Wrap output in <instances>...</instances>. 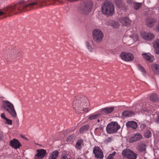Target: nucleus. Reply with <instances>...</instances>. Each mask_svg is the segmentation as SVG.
Instances as JSON below:
<instances>
[{
    "mask_svg": "<svg viewBox=\"0 0 159 159\" xmlns=\"http://www.w3.org/2000/svg\"><path fill=\"white\" fill-rule=\"evenodd\" d=\"M126 125L127 128H132L134 129H136L137 126L136 122L134 121H128Z\"/></svg>",
    "mask_w": 159,
    "mask_h": 159,
    "instance_id": "obj_17",
    "label": "nucleus"
},
{
    "mask_svg": "<svg viewBox=\"0 0 159 159\" xmlns=\"http://www.w3.org/2000/svg\"><path fill=\"white\" fill-rule=\"evenodd\" d=\"M46 0H39L38 2H27L25 1L21 0L18 6L15 5L11 6H8L4 8L2 11L0 10V16L5 14H9L15 10L16 7L19 8L20 10L26 9L29 10L30 9H35L36 6L38 5L41 6L42 3H45Z\"/></svg>",
    "mask_w": 159,
    "mask_h": 159,
    "instance_id": "obj_1",
    "label": "nucleus"
},
{
    "mask_svg": "<svg viewBox=\"0 0 159 159\" xmlns=\"http://www.w3.org/2000/svg\"><path fill=\"white\" fill-rule=\"evenodd\" d=\"M152 70L156 74H159V65L156 64H152L151 66Z\"/></svg>",
    "mask_w": 159,
    "mask_h": 159,
    "instance_id": "obj_21",
    "label": "nucleus"
},
{
    "mask_svg": "<svg viewBox=\"0 0 159 159\" xmlns=\"http://www.w3.org/2000/svg\"><path fill=\"white\" fill-rule=\"evenodd\" d=\"M37 154L34 157L35 159H42L46 154V151L43 149H38L37 150Z\"/></svg>",
    "mask_w": 159,
    "mask_h": 159,
    "instance_id": "obj_12",
    "label": "nucleus"
},
{
    "mask_svg": "<svg viewBox=\"0 0 159 159\" xmlns=\"http://www.w3.org/2000/svg\"><path fill=\"white\" fill-rule=\"evenodd\" d=\"M93 153L95 157L98 159H102L103 157V153L102 150L98 146H95L93 150Z\"/></svg>",
    "mask_w": 159,
    "mask_h": 159,
    "instance_id": "obj_10",
    "label": "nucleus"
},
{
    "mask_svg": "<svg viewBox=\"0 0 159 159\" xmlns=\"http://www.w3.org/2000/svg\"><path fill=\"white\" fill-rule=\"evenodd\" d=\"M98 122H99L100 121V120L99 119L97 120Z\"/></svg>",
    "mask_w": 159,
    "mask_h": 159,
    "instance_id": "obj_49",
    "label": "nucleus"
},
{
    "mask_svg": "<svg viewBox=\"0 0 159 159\" xmlns=\"http://www.w3.org/2000/svg\"><path fill=\"white\" fill-rule=\"evenodd\" d=\"M10 146L15 149L19 148L21 146V144L19 141L16 139H13L10 141Z\"/></svg>",
    "mask_w": 159,
    "mask_h": 159,
    "instance_id": "obj_13",
    "label": "nucleus"
},
{
    "mask_svg": "<svg viewBox=\"0 0 159 159\" xmlns=\"http://www.w3.org/2000/svg\"><path fill=\"white\" fill-rule=\"evenodd\" d=\"M89 104V102L87 98L85 97L80 99L75 100L73 103V106L75 110H79L82 106H87Z\"/></svg>",
    "mask_w": 159,
    "mask_h": 159,
    "instance_id": "obj_3",
    "label": "nucleus"
},
{
    "mask_svg": "<svg viewBox=\"0 0 159 159\" xmlns=\"http://www.w3.org/2000/svg\"><path fill=\"white\" fill-rule=\"evenodd\" d=\"M121 1L120 0H116L115 1V4H116V5L119 7H120L121 4Z\"/></svg>",
    "mask_w": 159,
    "mask_h": 159,
    "instance_id": "obj_40",
    "label": "nucleus"
},
{
    "mask_svg": "<svg viewBox=\"0 0 159 159\" xmlns=\"http://www.w3.org/2000/svg\"><path fill=\"white\" fill-rule=\"evenodd\" d=\"M157 122L158 123H159V115H158L157 117Z\"/></svg>",
    "mask_w": 159,
    "mask_h": 159,
    "instance_id": "obj_47",
    "label": "nucleus"
},
{
    "mask_svg": "<svg viewBox=\"0 0 159 159\" xmlns=\"http://www.w3.org/2000/svg\"><path fill=\"white\" fill-rule=\"evenodd\" d=\"M93 35L94 39L96 40H101L103 37V34L100 30L96 29H94L93 31Z\"/></svg>",
    "mask_w": 159,
    "mask_h": 159,
    "instance_id": "obj_9",
    "label": "nucleus"
},
{
    "mask_svg": "<svg viewBox=\"0 0 159 159\" xmlns=\"http://www.w3.org/2000/svg\"><path fill=\"white\" fill-rule=\"evenodd\" d=\"M89 128V126L88 125H86L82 126L80 129V132L82 133L87 131Z\"/></svg>",
    "mask_w": 159,
    "mask_h": 159,
    "instance_id": "obj_27",
    "label": "nucleus"
},
{
    "mask_svg": "<svg viewBox=\"0 0 159 159\" xmlns=\"http://www.w3.org/2000/svg\"><path fill=\"white\" fill-rule=\"evenodd\" d=\"M126 41H127L126 42H124V43L126 44L127 45H129L131 44L130 43H129V40H126Z\"/></svg>",
    "mask_w": 159,
    "mask_h": 159,
    "instance_id": "obj_45",
    "label": "nucleus"
},
{
    "mask_svg": "<svg viewBox=\"0 0 159 159\" xmlns=\"http://www.w3.org/2000/svg\"><path fill=\"white\" fill-rule=\"evenodd\" d=\"M142 135L140 134L137 133L133 136L131 137L129 141L130 143H133L136 141H139L142 138Z\"/></svg>",
    "mask_w": 159,
    "mask_h": 159,
    "instance_id": "obj_16",
    "label": "nucleus"
},
{
    "mask_svg": "<svg viewBox=\"0 0 159 159\" xmlns=\"http://www.w3.org/2000/svg\"><path fill=\"white\" fill-rule=\"evenodd\" d=\"M61 159H71L70 157H68L66 155H63L61 157Z\"/></svg>",
    "mask_w": 159,
    "mask_h": 159,
    "instance_id": "obj_43",
    "label": "nucleus"
},
{
    "mask_svg": "<svg viewBox=\"0 0 159 159\" xmlns=\"http://www.w3.org/2000/svg\"><path fill=\"white\" fill-rule=\"evenodd\" d=\"M120 56L123 60L126 61H132L134 59L133 55L130 53H126L125 52H122Z\"/></svg>",
    "mask_w": 159,
    "mask_h": 159,
    "instance_id": "obj_8",
    "label": "nucleus"
},
{
    "mask_svg": "<svg viewBox=\"0 0 159 159\" xmlns=\"http://www.w3.org/2000/svg\"><path fill=\"white\" fill-rule=\"evenodd\" d=\"M120 22L123 25L128 26L130 25V21L127 17L122 18L120 20Z\"/></svg>",
    "mask_w": 159,
    "mask_h": 159,
    "instance_id": "obj_18",
    "label": "nucleus"
},
{
    "mask_svg": "<svg viewBox=\"0 0 159 159\" xmlns=\"http://www.w3.org/2000/svg\"><path fill=\"white\" fill-rule=\"evenodd\" d=\"M143 58L147 61L152 62L155 60L154 57L149 53L142 54Z\"/></svg>",
    "mask_w": 159,
    "mask_h": 159,
    "instance_id": "obj_15",
    "label": "nucleus"
},
{
    "mask_svg": "<svg viewBox=\"0 0 159 159\" xmlns=\"http://www.w3.org/2000/svg\"><path fill=\"white\" fill-rule=\"evenodd\" d=\"M3 102V107L4 109L10 113L13 117H16L17 114L13 105L7 100L4 101Z\"/></svg>",
    "mask_w": 159,
    "mask_h": 159,
    "instance_id": "obj_4",
    "label": "nucleus"
},
{
    "mask_svg": "<svg viewBox=\"0 0 159 159\" xmlns=\"http://www.w3.org/2000/svg\"><path fill=\"white\" fill-rule=\"evenodd\" d=\"M146 145L145 143H141L139 145V149L142 152H144L146 150Z\"/></svg>",
    "mask_w": 159,
    "mask_h": 159,
    "instance_id": "obj_28",
    "label": "nucleus"
},
{
    "mask_svg": "<svg viewBox=\"0 0 159 159\" xmlns=\"http://www.w3.org/2000/svg\"><path fill=\"white\" fill-rule=\"evenodd\" d=\"M156 21V19L155 18H148L146 20V25L149 27H152L154 26Z\"/></svg>",
    "mask_w": 159,
    "mask_h": 159,
    "instance_id": "obj_14",
    "label": "nucleus"
},
{
    "mask_svg": "<svg viewBox=\"0 0 159 159\" xmlns=\"http://www.w3.org/2000/svg\"><path fill=\"white\" fill-rule=\"evenodd\" d=\"M91 8H92V7L91 6L90 7H89V8H87V7H86L85 8H84V10H87V11L85 12H84V14H88L89 12H90L91 11Z\"/></svg>",
    "mask_w": 159,
    "mask_h": 159,
    "instance_id": "obj_38",
    "label": "nucleus"
},
{
    "mask_svg": "<svg viewBox=\"0 0 159 159\" xmlns=\"http://www.w3.org/2000/svg\"><path fill=\"white\" fill-rule=\"evenodd\" d=\"M143 107H142V106L141 105H139L138 104H137L136 106V108L138 110H141L143 108Z\"/></svg>",
    "mask_w": 159,
    "mask_h": 159,
    "instance_id": "obj_41",
    "label": "nucleus"
},
{
    "mask_svg": "<svg viewBox=\"0 0 159 159\" xmlns=\"http://www.w3.org/2000/svg\"><path fill=\"white\" fill-rule=\"evenodd\" d=\"M150 136V135H149V136L148 137V138H149V136Z\"/></svg>",
    "mask_w": 159,
    "mask_h": 159,
    "instance_id": "obj_50",
    "label": "nucleus"
},
{
    "mask_svg": "<svg viewBox=\"0 0 159 159\" xmlns=\"http://www.w3.org/2000/svg\"><path fill=\"white\" fill-rule=\"evenodd\" d=\"M157 25L155 28L156 30L157 31H159V20L157 22Z\"/></svg>",
    "mask_w": 159,
    "mask_h": 159,
    "instance_id": "obj_42",
    "label": "nucleus"
},
{
    "mask_svg": "<svg viewBox=\"0 0 159 159\" xmlns=\"http://www.w3.org/2000/svg\"><path fill=\"white\" fill-rule=\"evenodd\" d=\"M137 67H138V69L143 72V75H145V74L146 71L144 68L141 66L139 64L137 65Z\"/></svg>",
    "mask_w": 159,
    "mask_h": 159,
    "instance_id": "obj_32",
    "label": "nucleus"
},
{
    "mask_svg": "<svg viewBox=\"0 0 159 159\" xmlns=\"http://www.w3.org/2000/svg\"><path fill=\"white\" fill-rule=\"evenodd\" d=\"M89 104L87 106H82L81 107H83V108L82 109V110H81L82 111H84V112H85L86 113H87L89 111V110L88 108L85 107H87L88 106H89Z\"/></svg>",
    "mask_w": 159,
    "mask_h": 159,
    "instance_id": "obj_33",
    "label": "nucleus"
},
{
    "mask_svg": "<svg viewBox=\"0 0 159 159\" xmlns=\"http://www.w3.org/2000/svg\"><path fill=\"white\" fill-rule=\"evenodd\" d=\"M122 156L127 159H136L137 154L132 150L128 148L124 149L122 152Z\"/></svg>",
    "mask_w": 159,
    "mask_h": 159,
    "instance_id": "obj_6",
    "label": "nucleus"
},
{
    "mask_svg": "<svg viewBox=\"0 0 159 159\" xmlns=\"http://www.w3.org/2000/svg\"><path fill=\"white\" fill-rule=\"evenodd\" d=\"M134 115V112L131 111H125L122 113L123 116L125 117H129Z\"/></svg>",
    "mask_w": 159,
    "mask_h": 159,
    "instance_id": "obj_23",
    "label": "nucleus"
},
{
    "mask_svg": "<svg viewBox=\"0 0 159 159\" xmlns=\"http://www.w3.org/2000/svg\"><path fill=\"white\" fill-rule=\"evenodd\" d=\"M93 40H88L86 42V45L88 49L91 52L93 51L92 46H93Z\"/></svg>",
    "mask_w": 159,
    "mask_h": 159,
    "instance_id": "obj_19",
    "label": "nucleus"
},
{
    "mask_svg": "<svg viewBox=\"0 0 159 159\" xmlns=\"http://www.w3.org/2000/svg\"><path fill=\"white\" fill-rule=\"evenodd\" d=\"M112 24L113 27L114 28H117L119 27V24L117 22L113 21Z\"/></svg>",
    "mask_w": 159,
    "mask_h": 159,
    "instance_id": "obj_34",
    "label": "nucleus"
},
{
    "mask_svg": "<svg viewBox=\"0 0 159 159\" xmlns=\"http://www.w3.org/2000/svg\"><path fill=\"white\" fill-rule=\"evenodd\" d=\"M130 37H132V39H136V40H138L139 39L138 36L136 34H133V35H129Z\"/></svg>",
    "mask_w": 159,
    "mask_h": 159,
    "instance_id": "obj_39",
    "label": "nucleus"
},
{
    "mask_svg": "<svg viewBox=\"0 0 159 159\" xmlns=\"http://www.w3.org/2000/svg\"><path fill=\"white\" fill-rule=\"evenodd\" d=\"M114 140V139L112 137H108L105 139L104 140V142L106 143H108L111 142Z\"/></svg>",
    "mask_w": 159,
    "mask_h": 159,
    "instance_id": "obj_30",
    "label": "nucleus"
},
{
    "mask_svg": "<svg viewBox=\"0 0 159 159\" xmlns=\"http://www.w3.org/2000/svg\"><path fill=\"white\" fill-rule=\"evenodd\" d=\"M83 143V141L80 140L78 141L76 143L75 147L77 149H80L81 147V145Z\"/></svg>",
    "mask_w": 159,
    "mask_h": 159,
    "instance_id": "obj_29",
    "label": "nucleus"
},
{
    "mask_svg": "<svg viewBox=\"0 0 159 159\" xmlns=\"http://www.w3.org/2000/svg\"><path fill=\"white\" fill-rule=\"evenodd\" d=\"M101 12L104 15L112 16L115 12L114 5L110 2L105 1L102 6Z\"/></svg>",
    "mask_w": 159,
    "mask_h": 159,
    "instance_id": "obj_2",
    "label": "nucleus"
},
{
    "mask_svg": "<svg viewBox=\"0 0 159 159\" xmlns=\"http://www.w3.org/2000/svg\"><path fill=\"white\" fill-rule=\"evenodd\" d=\"M150 99L152 102L158 101V100L157 95L155 93H152L151 95Z\"/></svg>",
    "mask_w": 159,
    "mask_h": 159,
    "instance_id": "obj_25",
    "label": "nucleus"
},
{
    "mask_svg": "<svg viewBox=\"0 0 159 159\" xmlns=\"http://www.w3.org/2000/svg\"><path fill=\"white\" fill-rule=\"evenodd\" d=\"M120 128V126L117 122H111L106 127L107 132L109 134H113L117 131Z\"/></svg>",
    "mask_w": 159,
    "mask_h": 159,
    "instance_id": "obj_5",
    "label": "nucleus"
},
{
    "mask_svg": "<svg viewBox=\"0 0 159 159\" xmlns=\"http://www.w3.org/2000/svg\"><path fill=\"white\" fill-rule=\"evenodd\" d=\"M74 136L73 135H69L67 139V141L68 142L72 141L74 139Z\"/></svg>",
    "mask_w": 159,
    "mask_h": 159,
    "instance_id": "obj_35",
    "label": "nucleus"
},
{
    "mask_svg": "<svg viewBox=\"0 0 159 159\" xmlns=\"http://www.w3.org/2000/svg\"><path fill=\"white\" fill-rule=\"evenodd\" d=\"M116 154V152H114L112 154H110L107 158V159H113V157Z\"/></svg>",
    "mask_w": 159,
    "mask_h": 159,
    "instance_id": "obj_36",
    "label": "nucleus"
},
{
    "mask_svg": "<svg viewBox=\"0 0 159 159\" xmlns=\"http://www.w3.org/2000/svg\"><path fill=\"white\" fill-rule=\"evenodd\" d=\"M58 153V152L57 151H53L50 155L49 159H57Z\"/></svg>",
    "mask_w": 159,
    "mask_h": 159,
    "instance_id": "obj_24",
    "label": "nucleus"
},
{
    "mask_svg": "<svg viewBox=\"0 0 159 159\" xmlns=\"http://www.w3.org/2000/svg\"><path fill=\"white\" fill-rule=\"evenodd\" d=\"M131 31V29H129L126 31V34H127Z\"/></svg>",
    "mask_w": 159,
    "mask_h": 159,
    "instance_id": "obj_46",
    "label": "nucleus"
},
{
    "mask_svg": "<svg viewBox=\"0 0 159 159\" xmlns=\"http://www.w3.org/2000/svg\"><path fill=\"white\" fill-rule=\"evenodd\" d=\"M142 6V3H135L134 5V8L136 10L139 9Z\"/></svg>",
    "mask_w": 159,
    "mask_h": 159,
    "instance_id": "obj_31",
    "label": "nucleus"
},
{
    "mask_svg": "<svg viewBox=\"0 0 159 159\" xmlns=\"http://www.w3.org/2000/svg\"><path fill=\"white\" fill-rule=\"evenodd\" d=\"M141 36L142 38L144 40H152L154 38V35L151 33L146 32H141Z\"/></svg>",
    "mask_w": 159,
    "mask_h": 159,
    "instance_id": "obj_11",
    "label": "nucleus"
},
{
    "mask_svg": "<svg viewBox=\"0 0 159 159\" xmlns=\"http://www.w3.org/2000/svg\"><path fill=\"white\" fill-rule=\"evenodd\" d=\"M20 52L16 49H13L10 50L7 54V59L11 58V59L18 58L21 56Z\"/></svg>",
    "mask_w": 159,
    "mask_h": 159,
    "instance_id": "obj_7",
    "label": "nucleus"
},
{
    "mask_svg": "<svg viewBox=\"0 0 159 159\" xmlns=\"http://www.w3.org/2000/svg\"><path fill=\"white\" fill-rule=\"evenodd\" d=\"M2 118H3L5 120L7 118L5 116V114L4 113H2L1 115Z\"/></svg>",
    "mask_w": 159,
    "mask_h": 159,
    "instance_id": "obj_44",
    "label": "nucleus"
},
{
    "mask_svg": "<svg viewBox=\"0 0 159 159\" xmlns=\"http://www.w3.org/2000/svg\"><path fill=\"white\" fill-rule=\"evenodd\" d=\"M5 123L7 124L8 125H11L12 124V120L7 118L5 120Z\"/></svg>",
    "mask_w": 159,
    "mask_h": 159,
    "instance_id": "obj_37",
    "label": "nucleus"
},
{
    "mask_svg": "<svg viewBox=\"0 0 159 159\" xmlns=\"http://www.w3.org/2000/svg\"><path fill=\"white\" fill-rule=\"evenodd\" d=\"M99 129H100V130H102L103 129V128L102 126H101L99 127Z\"/></svg>",
    "mask_w": 159,
    "mask_h": 159,
    "instance_id": "obj_48",
    "label": "nucleus"
},
{
    "mask_svg": "<svg viewBox=\"0 0 159 159\" xmlns=\"http://www.w3.org/2000/svg\"><path fill=\"white\" fill-rule=\"evenodd\" d=\"M100 116L99 114H92L89 116V119L90 120L97 119Z\"/></svg>",
    "mask_w": 159,
    "mask_h": 159,
    "instance_id": "obj_26",
    "label": "nucleus"
},
{
    "mask_svg": "<svg viewBox=\"0 0 159 159\" xmlns=\"http://www.w3.org/2000/svg\"><path fill=\"white\" fill-rule=\"evenodd\" d=\"M153 46L156 53L159 54V40H155L153 43Z\"/></svg>",
    "mask_w": 159,
    "mask_h": 159,
    "instance_id": "obj_22",
    "label": "nucleus"
},
{
    "mask_svg": "<svg viewBox=\"0 0 159 159\" xmlns=\"http://www.w3.org/2000/svg\"><path fill=\"white\" fill-rule=\"evenodd\" d=\"M114 110V107H105L102 108L101 110V111L103 112L105 114H108L112 112Z\"/></svg>",
    "mask_w": 159,
    "mask_h": 159,
    "instance_id": "obj_20",
    "label": "nucleus"
}]
</instances>
